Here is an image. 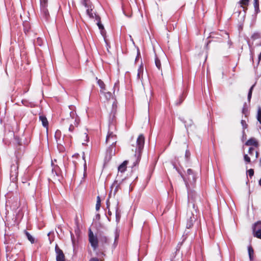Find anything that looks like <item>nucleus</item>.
Instances as JSON below:
<instances>
[{
    "label": "nucleus",
    "instance_id": "nucleus-1",
    "mask_svg": "<svg viewBox=\"0 0 261 261\" xmlns=\"http://www.w3.org/2000/svg\"><path fill=\"white\" fill-rule=\"evenodd\" d=\"M88 237L89 243L94 251L99 247L100 250L103 251L106 246L110 243L109 239L104 235H100L98 240L97 237L93 234L91 229L89 230Z\"/></svg>",
    "mask_w": 261,
    "mask_h": 261
},
{
    "label": "nucleus",
    "instance_id": "nucleus-2",
    "mask_svg": "<svg viewBox=\"0 0 261 261\" xmlns=\"http://www.w3.org/2000/svg\"><path fill=\"white\" fill-rule=\"evenodd\" d=\"M192 199V195L191 194H189L188 197V208L186 216L187 220L186 227L187 228H190L193 225L197 213V207L193 203Z\"/></svg>",
    "mask_w": 261,
    "mask_h": 261
},
{
    "label": "nucleus",
    "instance_id": "nucleus-3",
    "mask_svg": "<svg viewBox=\"0 0 261 261\" xmlns=\"http://www.w3.org/2000/svg\"><path fill=\"white\" fill-rule=\"evenodd\" d=\"M144 137L143 135H140L135 144H132V150L135 151V154L134 155V166H136L140 162L141 156V151L144 147Z\"/></svg>",
    "mask_w": 261,
    "mask_h": 261
},
{
    "label": "nucleus",
    "instance_id": "nucleus-4",
    "mask_svg": "<svg viewBox=\"0 0 261 261\" xmlns=\"http://www.w3.org/2000/svg\"><path fill=\"white\" fill-rule=\"evenodd\" d=\"M68 108L70 111L69 112L70 117L67 118V120L68 121L69 123H70V126L69 127V130L70 132H72L74 129V127L77 126L79 125L80 118L76 115V112L75 111V107L74 106H69Z\"/></svg>",
    "mask_w": 261,
    "mask_h": 261
},
{
    "label": "nucleus",
    "instance_id": "nucleus-5",
    "mask_svg": "<svg viewBox=\"0 0 261 261\" xmlns=\"http://www.w3.org/2000/svg\"><path fill=\"white\" fill-rule=\"evenodd\" d=\"M18 167L19 161L17 158H15L12 161L10 167V177L11 180L13 182H15L17 180Z\"/></svg>",
    "mask_w": 261,
    "mask_h": 261
},
{
    "label": "nucleus",
    "instance_id": "nucleus-6",
    "mask_svg": "<svg viewBox=\"0 0 261 261\" xmlns=\"http://www.w3.org/2000/svg\"><path fill=\"white\" fill-rule=\"evenodd\" d=\"M181 176L188 188L190 186V185H193L196 181V176L191 169H188L185 175H181Z\"/></svg>",
    "mask_w": 261,
    "mask_h": 261
},
{
    "label": "nucleus",
    "instance_id": "nucleus-7",
    "mask_svg": "<svg viewBox=\"0 0 261 261\" xmlns=\"http://www.w3.org/2000/svg\"><path fill=\"white\" fill-rule=\"evenodd\" d=\"M117 137L113 132L109 131L106 138V143L114 145L117 142Z\"/></svg>",
    "mask_w": 261,
    "mask_h": 261
},
{
    "label": "nucleus",
    "instance_id": "nucleus-8",
    "mask_svg": "<svg viewBox=\"0 0 261 261\" xmlns=\"http://www.w3.org/2000/svg\"><path fill=\"white\" fill-rule=\"evenodd\" d=\"M253 230L254 236L261 239V222H258L255 224Z\"/></svg>",
    "mask_w": 261,
    "mask_h": 261
},
{
    "label": "nucleus",
    "instance_id": "nucleus-9",
    "mask_svg": "<svg viewBox=\"0 0 261 261\" xmlns=\"http://www.w3.org/2000/svg\"><path fill=\"white\" fill-rule=\"evenodd\" d=\"M57 261H65V255L61 249L56 245L55 247Z\"/></svg>",
    "mask_w": 261,
    "mask_h": 261
},
{
    "label": "nucleus",
    "instance_id": "nucleus-10",
    "mask_svg": "<svg viewBox=\"0 0 261 261\" xmlns=\"http://www.w3.org/2000/svg\"><path fill=\"white\" fill-rule=\"evenodd\" d=\"M126 179L122 180V181L118 182V180H115L112 185V189H114V194H115L119 189H121L123 186L124 183L126 182Z\"/></svg>",
    "mask_w": 261,
    "mask_h": 261
},
{
    "label": "nucleus",
    "instance_id": "nucleus-11",
    "mask_svg": "<svg viewBox=\"0 0 261 261\" xmlns=\"http://www.w3.org/2000/svg\"><path fill=\"white\" fill-rule=\"evenodd\" d=\"M96 255L98 257H92L89 261H103V256L105 255L103 251L97 252Z\"/></svg>",
    "mask_w": 261,
    "mask_h": 261
},
{
    "label": "nucleus",
    "instance_id": "nucleus-12",
    "mask_svg": "<svg viewBox=\"0 0 261 261\" xmlns=\"http://www.w3.org/2000/svg\"><path fill=\"white\" fill-rule=\"evenodd\" d=\"M95 19L97 21L96 24L98 25L99 29L100 30L101 35L104 36L105 35V31L104 30V27L101 23L100 17L98 15H95Z\"/></svg>",
    "mask_w": 261,
    "mask_h": 261
},
{
    "label": "nucleus",
    "instance_id": "nucleus-13",
    "mask_svg": "<svg viewBox=\"0 0 261 261\" xmlns=\"http://www.w3.org/2000/svg\"><path fill=\"white\" fill-rule=\"evenodd\" d=\"M41 9L45 15L48 14V11L46 9L47 6V0H40Z\"/></svg>",
    "mask_w": 261,
    "mask_h": 261
},
{
    "label": "nucleus",
    "instance_id": "nucleus-14",
    "mask_svg": "<svg viewBox=\"0 0 261 261\" xmlns=\"http://www.w3.org/2000/svg\"><path fill=\"white\" fill-rule=\"evenodd\" d=\"M84 5H85V6L86 7L88 8V9H87V13L89 16V17L90 18H95V15H97L94 12H92V9H90V8H89V7L88 6V5L85 1L84 2Z\"/></svg>",
    "mask_w": 261,
    "mask_h": 261
},
{
    "label": "nucleus",
    "instance_id": "nucleus-15",
    "mask_svg": "<svg viewBox=\"0 0 261 261\" xmlns=\"http://www.w3.org/2000/svg\"><path fill=\"white\" fill-rule=\"evenodd\" d=\"M39 120L41 121L43 126L46 128V130L48 129V122L47 118L43 115H40L39 116Z\"/></svg>",
    "mask_w": 261,
    "mask_h": 261
},
{
    "label": "nucleus",
    "instance_id": "nucleus-16",
    "mask_svg": "<svg viewBox=\"0 0 261 261\" xmlns=\"http://www.w3.org/2000/svg\"><path fill=\"white\" fill-rule=\"evenodd\" d=\"M128 163L127 161H124L119 167H118V172L123 173L124 172L127 168V165Z\"/></svg>",
    "mask_w": 261,
    "mask_h": 261
},
{
    "label": "nucleus",
    "instance_id": "nucleus-17",
    "mask_svg": "<svg viewBox=\"0 0 261 261\" xmlns=\"http://www.w3.org/2000/svg\"><path fill=\"white\" fill-rule=\"evenodd\" d=\"M245 145L247 146H257L258 143L255 139L251 138L246 142Z\"/></svg>",
    "mask_w": 261,
    "mask_h": 261
},
{
    "label": "nucleus",
    "instance_id": "nucleus-18",
    "mask_svg": "<svg viewBox=\"0 0 261 261\" xmlns=\"http://www.w3.org/2000/svg\"><path fill=\"white\" fill-rule=\"evenodd\" d=\"M24 233L31 243L33 244L35 242V238L27 230H24Z\"/></svg>",
    "mask_w": 261,
    "mask_h": 261
},
{
    "label": "nucleus",
    "instance_id": "nucleus-19",
    "mask_svg": "<svg viewBox=\"0 0 261 261\" xmlns=\"http://www.w3.org/2000/svg\"><path fill=\"white\" fill-rule=\"evenodd\" d=\"M61 136V132L59 130H57L56 133H55V137L57 140V143L58 144H61V141H60V137Z\"/></svg>",
    "mask_w": 261,
    "mask_h": 261
},
{
    "label": "nucleus",
    "instance_id": "nucleus-20",
    "mask_svg": "<svg viewBox=\"0 0 261 261\" xmlns=\"http://www.w3.org/2000/svg\"><path fill=\"white\" fill-rule=\"evenodd\" d=\"M143 73V67L141 65L138 70L137 77L138 79L142 80Z\"/></svg>",
    "mask_w": 261,
    "mask_h": 261
},
{
    "label": "nucleus",
    "instance_id": "nucleus-21",
    "mask_svg": "<svg viewBox=\"0 0 261 261\" xmlns=\"http://www.w3.org/2000/svg\"><path fill=\"white\" fill-rule=\"evenodd\" d=\"M97 84L101 88L100 92H103V91L105 90V84L101 80H98Z\"/></svg>",
    "mask_w": 261,
    "mask_h": 261
},
{
    "label": "nucleus",
    "instance_id": "nucleus-22",
    "mask_svg": "<svg viewBox=\"0 0 261 261\" xmlns=\"http://www.w3.org/2000/svg\"><path fill=\"white\" fill-rule=\"evenodd\" d=\"M102 93L104 94V96L107 100H110L112 97V94L110 92H105V91H103Z\"/></svg>",
    "mask_w": 261,
    "mask_h": 261
},
{
    "label": "nucleus",
    "instance_id": "nucleus-23",
    "mask_svg": "<svg viewBox=\"0 0 261 261\" xmlns=\"http://www.w3.org/2000/svg\"><path fill=\"white\" fill-rule=\"evenodd\" d=\"M155 65H156V67L159 70H161L162 68H161V61H160V60L157 57H156L155 59Z\"/></svg>",
    "mask_w": 261,
    "mask_h": 261
},
{
    "label": "nucleus",
    "instance_id": "nucleus-24",
    "mask_svg": "<svg viewBox=\"0 0 261 261\" xmlns=\"http://www.w3.org/2000/svg\"><path fill=\"white\" fill-rule=\"evenodd\" d=\"M257 119L261 124V108L260 107L258 108Z\"/></svg>",
    "mask_w": 261,
    "mask_h": 261
},
{
    "label": "nucleus",
    "instance_id": "nucleus-25",
    "mask_svg": "<svg viewBox=\"0 0 261 261\" xmlns=\"http://www.w3.org/2000/svg\"><path fill=\"white\" fill-rule=\"evenodd\" d=\"M100 207V198L99 196L97 197V201L96 204V211H98Z\"/></svg>",
    "mask_w": 261,
    "mask_h": 261
},
{
    "label": "nucleus",
    "instance_id": "nucleus-26",
    "mask_svg": "<svg viewBox=\"0 0 261 261\" xmlns=\"http://www.w3.org/2000/svg\"><path fill=\"white\" fill-rule=\"evenodd\" d=\"M248 253H249L250 259V260H252V255L253 254V249L251 246L248 247Z\"/></svg>",
    "mask_w": 261,
    "mask_h": 261
},
{
    "label": "nucleus",
    "instance_id": "nucleus-27",
    "mask_svg": "<svg viewBox=\"0 0 261 261\" xmlns=\"http://www.w3.org/2000/svg\"><path fill=\"white\" fill-rule=\"evenodd\" d=\"M80 138H81V139H85V141L87 142L88 141V135L86 133H83L80 135Z\"/></svg>",
    "mask_w": 261,
    "mask_h": 261
},
{
    "label": "nucleus",
    "instance_id": "nucleus-28",
    "mask_svg": "<svg viewBox=\"0 0 261 261\" xmlns=\"http://www.w3.org/2000/svg\"><path fill=\"white\" fill-rule=\"evenodd\" d=\"M249 1L248 0H242L240 2L241 6L243 7L244 10L246 9L244 6H247L248 5Z\"/></svg>",
    "mask_w": 261,
    "mask_h": 261
},
{
    "label": "nucleus",
    "instance_id": "nucleus-29",
    "mask_svg": "<svg viewBox=\"0 0 261 261\" xmlns=\"http://www.w3.org/2000/svg\"><path fill=\"white\" fill-rule=\"evenodd\" d=\"M115 211H116V219L117 220H118V219H119V218L120 217V212H119V208H118V204H117L116 206L115 207Z\"/></svg>",
    "mask_w": 261,
    "mask_h": 261
},
{
    "label": "nucleus",
    "instance_id": "nucleus-30",
    "mask_svg": "<svg viewBox=\"0 0 261 261\" xmlns=\"http://www.w3.org/2000/svg\"><path fill=\"white\" fill-rule=\"evenodd\" d=\"M254 86H255V85H252L249 90L248 95V99L249 100H250L251 98L252 90L253 89Z\"/></svg>",
    "mask_w": 261,
    "mask_h": 261
},
{
    "label": "nucleus",
    "instance_id": "nucleus-31",
    "mask_svg": "<svg viewBox=\"0 0 261 261\" xmlns=\"http://www.w3.org/2000/svg\"><path fill=\"white\" fill-rule=\"evenodd\" d=\"M43 40L41 38L38 37L36 41V43L39 46H41L42 44Z\"/></svg>",
    "mask_w": 261,
    "mask_h": 261
},
{
    "label": "nucleus",
    "instance_id": "nucleus-32",
    "mask_svg": "<svg viewBox=\"0 0 261 261\" xmlns=\"http://www.w3.org/2000/svg\"><path fill=\"white\" fill-rule=\"evenodd\" d=\"M116 109H117L116 105H115V102H114V103L113 104V109H112V113L114 114L113 117H114V114L116 113Z\"/></svg>",
    "mask_w": 261,
    "mask_h": 261
},
{
    "label": "nucleus",
    "instance_id": "nucleus-33",
    "mask_svg": "<svg viewBox=\"0 0 261 261\" xmlns=\"http://www.w3.org/2000/svg\"><path fill=\"white\" fill-rule=\"evenodd\" d=\"M254 5L255 9L256 10L258 9L259 3H258V0H254Z\"/></svg>",
    "mask_w": 261,
    "mask_h": 261
},
{
    "label": "nucleus",
    "instance_id": "nucleus-34",
    "mask_svg": "<svg viewBox=\"0 0 261 261\" xmlns=\"http://www.w3.org/2000/svg\"><path fill=\"white\" fill-rule=\"evenodd\" d=\"M244 160L245 161V162H246L247 163H250V159L248 156V155L245 154L244 156Z\"/></svg>",
    "mask_w": 261,
    "mask_h": 261
},
{
    "label": "nucleus",
    "instance_id": "nucleus-35",
    "mask_svg": "<svg viewBox=\"0 0 261 261\" xmlns=\"http://www.w3.org/2000/svg\"><path fill=\"white\" fill-rule=\"evenodd\" d=\"M248 174L251 177L254 174V170L252 169H249L248 171Z\"/></svg>",
    "mask_w": 261,
    "mask_h": 261
},
{
    "label": "nucleus",
    "instance_id": "nucleus-36",
    "mask_svg": "<svg viewBox=\"0 0 261 261\" xmlns=\"http://www.w3.org/2000/svg\"><path fill=\"white\" fill-rule=\"evenodd\" d=\"M254 151V148H253V147H250L249 149V153L251 155L253 153Z\"/></svg>",
    "mask_w": 261,
    "mask_h": 261
},
{
    "label": "nucleus",
    "instance_id": "nucleus-37",
    "mask_svg": "<svg viewBox=\"0 0 261 261\" xmlns=\"http://www.w3.org/2000/svg\"><path fill=\"white\" fill-rule=\"evenodd\" d=\"M10 249H11V246H7V247H6V251H7V252H8L9 251L11 252L12 250H11ZM10 254H11V252H10L9 254L8 253L7 254L8 255H10Z\"/></svg>",
    "mask_w": 261,
    "mask_h": 261
},
{
    "label": "nucleus",
    "instance_id": "nucleus-38",
    "mask_svg": "<svg viewBox=\"0 0 261 261\" xmlns=\"http://www.w3.org/2000/svg\"><path fill=\"white\" fill-rule=\"evenodd\" d=\"M241 123L243 126L244 128H246V122L245 120H242L241 121Z\"/></svg>",
    "mask_w": 261,
    "mask_h": 261
},
{
    "label": "nucleus",
    "instance_id": "nucleus-39",
    "mask_svg": "<svg viewBox=\"0 0 261 261\" xmlns=\"http://www.w3.org/2000/svg\"><path fill=\"white\" fill-rule=\"evenodd\" d=\"M259 34H254L252 36V37L253 38H258L259 37Z\"/></svg>",
    "mask_w": 261,
    "mask_h": 261
},
{
    "label": "nucleus",
    "instance_id": "nucleus-40",
    "mask_svg": "<svg viewBox=\"0 0 261 261\" xmlns=\"http://www.w3.org/2000/svg\"><path fill=\"white\" fill-rule=\"evenodd\" d=\"M87 166H86V163L85 161V164H84V170L85 171L86 170Z\"/></svg>",
    "mask_w": 261,
    "mask_h": 261
},
{
    "label": "nucleus",
    "instance_id": "nucleus-41",
    "mask_svg": "<svg viewBox=\"0 0 261 261\" xmlns=\"http://www.w3.org/2000/svg\"><path fill=\"white\" fill-rule=\"evenodd\" d=\"M258 59H259V61L261 60V53H260V54L258 56Z\"/></svg>",
    "mask_w": 261,
    "mask_h": 261
},
{
    "label": "nucleus",
    "instance_id": "nucleus-42",
    "mask_svg": "<svg viewBox=\"0 0 261 261\" xmlns=\"http://www.w3.org/2000/svg\"><path fill=\"white\" fill-rule=\"evenodd\" d=\"M108 214H109V215H112V213H111V212L109 210V211H108Z\"/></svg>",
    "mask_w": 261,
    "mask_h": 261
},
{
    "label": "nucleus",
    "instance_id": "nucleus-43",
    "mask_svg": "<svg viewBox=\"0 0 261 261\" xmlns=\"http://www.w3.org/2000/svg\"><path fill=\"white\" fill-rule=\"evenodd\" d=\"M83 159H84V160H85V156H84V155H85V154H84V152H83Z\"/></svg>",
    "mask_w": 261,
    "mask_h": 261
},
{
    "label": "nucleus",
    "instance_id": "nucleus-44",
    "mask_svg": "<svg viewBox=\"0 0 261 261\" xmlns=\"http://www.w3.org/2000/svg\"><path fill=\"white\" fill-rule=\"evenodd\" d=\"M259 185L261 186V178H260V179L259 181Z\"/></svg>",
    "mask_w": 261,
    "mask_h": 261
},
{
    "label": "nucleus",
    "instance_id": "nucleus-45",
    "mask_svg": "<svg viewBox=\"0 0 261 261\" xmlns=\"http://www.w3.org/2000/svg\"><path fill=\"white\" fill-rule=\"evenodd\" d=\"M130 181H129V182L127 184V186H130Z\"/></svg>",
    "mask_w": 261,
    "mask_h": 261
},
{
    "label": "nucleus",
    "instance_id": "nucleus-46",
    "mask_svg": "<svg viewBox=\"0 0 261 261\" xmlns=\"http://www.w3.org/2000/svg\"><path fill=\"white\" fill-rule=\"evenodd\" d=\"M118 235H116L115 236V240L118 238Z\"/></svg>",
    "mask_w": 261,
    "mask_h": 261
},
{
    "label": "nucleus",
    "instance_id": "nucleus-47",
    "mask_svg": "<svg viewBox=\"0 0 261 261\" xmlns=\"http://www.w3.org/2000/svg\"><path fill=\"white\" fill-rule=\"evenodd\" d=\"M259 165L261 166V158H260V161H259Z\"/></svg>",
    "mask_w": 261,
    "mask_h": 261
},
{
    "label": "nucleus",
    "instance_id": "nucleus-48",
    "mask_svg": "<svg viewBox=\"0 0 261 261\" xmlns=\"http://www.w3.org/2000/svg\"><path fill=\"white\" fill-rule=\"evenodd\" d=\"M182 100H183V99H180V101L179 103H181V102L182 101Z\"/></svg>",
    "mask_w": 261,
    "mask_h": 261
},
{
    "label": "nucleus",
    "instance_id": "nucleus-49",
    "mask_svg": "<svg viewBox=\"0 0 261 261\" xmlns=\"http://www.w3.org/2000/svg\"><path fill=\"white\" fill-rule=\"evenodd\" d=\"M81 142H82V144H83V145H84V144H85V142H82V141H81Z\"/></svg>",
    "mask_w": 261,
    "mask_h": 261
},
{
    "label": "nucleus",
    "instance_id": "nucleus-50",
    "mask_svg": "<svg viewBox=\"0 0 261 261\" xmlns=\"http://www.w3.org/2000/svg\"><path fill=\"white\" fill-rule=\"evenodd\" d=\"M109 206V204H108V203L107 202V208H108Z\"/></svg>",
    "mask_w": 261,
    "mask_h": 261
},
{
    "label": "nucleus",
    "instance_id": "nucleus-51",
    "mask_svg": "<svg viewBox=\"0 0 261 261\" xmlns=\"http://www.w3.org/2000/svg\"><path fill=\"white\" fill-rule=\"evenodd\" d=\"M244 110H244V109H243V113H245Z\"/></svg>",
    "mask_w": 261,
    "mask_h": 261
}]
</instances>
